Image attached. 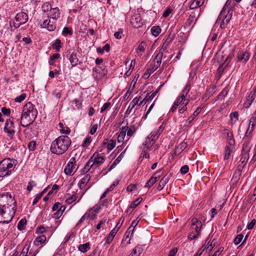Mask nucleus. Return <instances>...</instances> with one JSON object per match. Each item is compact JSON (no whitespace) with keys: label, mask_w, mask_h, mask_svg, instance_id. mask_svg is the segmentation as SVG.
Masks as SVG:
<instances>
[{"label":"nucleus","mask_w":256,"mask_h":256,"mask_svg":"<svg viewBox=\"0 0 256 256\" xmlns=\"http://www.w3.org/2000/svg\"><path fill=\"white\" fill-rule=\"evenodd\" d=\"M16 203L14 198L8 192L0 194V224H8L12 221L15 206L12 208V211L10 207Z\"/></svg>","instance_id":"1"},{"label":"nucleus","mask_w":256,"mask_h":256,"mask_svg":"<svg viewBox=\"0 0 256 256\" xmlns=\"http://www.w3.org/2000/svg\"><path fill=\"white\" fill-rule=\"evenodd\" d=\"M71 143V140L68 136H60L52 142L50 150L52 154H62L68 150Z\"/></svg>","instance_id":"2"},{"label":"nucleus","mask_w":256,"mask_h":256,"mask_svg":"<svg viewBox=\"0 0 256 256\" xmlns=\"http://www.w3.org/2000/svg\"><path fill=\"white\" fill-rule=\"evenodd\" d=\"M15 160L5 158L0 162V177L4 178L11 174L14 170Z\"/></svg>","instance_id":"3"},{"label":"nucleus","mask_w":256,"mask_h":256,"mask_svg":"<svg viewBox=\"0 0 256 256\" xmlns=\"http://www.w3.org/2000/svg\"><path fill=\"white\" fill-rule=\"evenodd\" d=\"M44 12L50 10V18L56 20L60 16V10L58 8H52L50 4L46 3L42 6Z\"/></svg>","instance_id":"4"},{"label":"nucleus","mask_w":256,"mask_h":256,"mask_svg":"<svg viewBox=\"0 0 256 256\" xmlns=\"http://www.w3.org/2000/svg\"><path fill=\"white\" fill-rule=\"evenodd\" d=\"M14 124L13 118L8 119L5 124L4 130L7 134V136L12 138L15 134Z\"/></svg>","instance_id":"5"},{"label":"nucleus","mask_w":256,"mask_h":256,"mask_svg":"<svg viewBox=\"0 0 256 256\" xmlns=\"http://www.w3.org/2000/svg\"><path fill=\"white\" fill-rule=\"evenodd\" d=\"M36 116H30L22 113L20 124L22 127H26L31 124L36 120Z\"/></svg>","instance_id":"6"},{"label":"nucleus","mask_w":256,"mask_h":256,"mask_svg":"<svg viewBox=\"0 0 256 256\" xmlns=\"http://www.w3.org/2000/svg\"><path fill=\"white\" fill-rule=\"evenodd\" d=\"M15 20L16 21V22L14 23L15 26L18 27L28 22V16L27 14L24 12H20L15 16Z\"/></svg>","instance_id":"7"},{"label":"nucleus","mask_w":256,"mask_h":256,"mask_svg":"<svg viewBox=\"0 0 256 256\" xmlns=\"http://www.w3.org/2000/svg\"><path fill=\"white\" fill-rule=\"evenodd\" d=\"M22 113L29 116L33 114V116H37L38 115V111L31 102H28L24 105Z\"/></svg>","instance_id":"8"},{"label":"nucleus","mask_w":256,"mask_h":256,"mask_svg":"<svg viewBox=\"0 0 256 256\" xmlns=\"http://www.w3.org/2000/svg\"><path fill=\"white\" fill-rule=\"evenodd\" d=\"M56 21L48 16V18L44 20L42 23L41 24V26L43 28H45L48 31H54L56 28Z\"/></svg>","instance_id":"9"},{"label":"nucleus","mask_w":256,"mask_h":256,"mask_svg":"<svg viewBox=\"0 0 256 256\" xmlns=\"http://www.w3.org/2000/svg\"><path fill=\"white\" fill-rule=\"evenodd\" d=\"M76 163L75 158H72L66 166L64 172L67 175H72L76 171V168L74 164Z\"/></svg>","instance_id":"10"},{"label":"nucleus","mask_w":256,"mask_h":256,"mask_svg":"<svg viewBox=\"0 0 256 256\" xmlns=\"http://www.w3.org/2000/svg\"><path fill=\"white\" fill-rule=\"evenodd\" d=\"M250 136L244 134L243 138L244 144L241 154H249L252 147L250 144Z\"/></svg>","instance_id":"11"},{"label":"nucleus","mask_w":256,"mask_h":256,"mask_svg":"<svg viewBox=\"0 0 256 256\" xmlns=\"http://www.w3.org/2000/svg\"><path fill=\"white\" fill-rule=\"evenodd\" d=\"M250 54L246 50H240L237 54V58L238 62L246 64L250 58Z\"/></svg>","instance_id":"12"},{"label":"nucleus","mask_w":256,"mask_h":256,"mask_svg":"<svg viewBox=\"0 0 256 256\" xmlns=\"http://www.w3.org/2000/svg\"><path fill=\"white\" fill-rule=\"evenodd\" d=\"M155 136L154 132H151V133L146 138V141L143 143V146H144V149L145 148L147 149L150 148L152 146L156 140L158 139V138H156Z\"/></svg>","instance_id":"13"},{"label":"nucleus","mask_w":256,"mask_h":256,"mask_svg":"<svg viewBox=\"0 0 256 256\" xmlns=\"http://www.w3.org/2000/svg\"><path fill=\"white\" fill-rule=\"evenodd\" d=\"M163 56V53L160 52L156 56L154 60V68H148L147 71H150V73H152L156 71L158 68L160 66L162 63V59Z\"/></svg>","instance_id":"14"},{"label":"nucleus","mask_w":256,"mask_h":256,"mask_svg":"<svg viewBox=\"0 0 256 256\" xmlns=\"http://www.w3.org/2000/svg\"><path fill=\"white\" fill-rule=\"evenodd\" d=\"M91 160V164L92 166L98 167L100 164L103 163L104 158L102 156H99L97 152H94L92 156L90 158Z\"/></svg>","instance_id":"15"},{"label":"nucleus","mask_w":256,"mask_h":256,"mask_svg":"<svg viewBox=\"0 0 256 256\" xmlns=\"http://www.w3.org/2000/svg\"><path fill=\"white\" fill-rule=\"evenodd\" d=\"M68 52L70 56H68V55L67 57L68 58L72 67H74L78 62L80 63V62H79L78 55V52H77L74 50L71 52L70 50H69L68 51Z\"/></svg>","instance_id":"16"},{"label":"nucleus","mask_w":256,"mask_h":256,"mask_svg":"<svg viewBox=\"0 0 256 256\" xmlns=\"http://www.w3.org/2000/svg\"><path fill=\"white\" fill-rule=\"evenodd\" d=\"M256 125V111L253 113L250 120L249 126L246 132V134L252 135Z\"/></svg>","instance_id":"17"},{"label":"nucleus","mask_w":256,"mask_h":256,"mask_svg":"<svg viewBox=\"0 0 256 256\" xmlns=\"http://www.w3.org/2000/svg\"><path fill=\"white\" fill-rule=\"evenodd\" d=\"M249 154H241L240 159L238 163L237 170L241 172L249 159Z\"/></svg>","instance_id":"18"},{"label":"nucleus","mask_w":256,"mask_h":256,"mask_svg":"<svg viewBox=\"0 0 256 256\" xmlns=\"http://www.w3.org/2000/svg\"><path fill=\"white\" fill-rule=\"evenodd\" d=\"M130 24L134 28H139L142 25V18L139 14H134L130 19Z\"/></svg>","instance_id":"19"},{"label":"nucleus","mask_w":256,"mask_h":256,"mask_svg":"<svg viewBox=\"0 0 256 256\" xmlns=\"http://www.w3.org/2000/svg\"><path fill=\"white\" fill-rule=\"evenodd\" d=\"M100 207L98 205H95L92 208H90L86 213L87 219L90 218L93 220L96 218V214L98 212Z\"/></svg>","instance_id":"20"},{"label":"nucleus","mask_w":256,"mask_h":256,"mask_svg":"<svg viewBox=\"0 0 256 256\" xmlns=\"http://www.w3.org/2000/svg\"><path fill=\"white\" fill-rule=\"evenodd\" d=\"M191 222H192V226H191L192 228V230H194L196 231V232L198 234H200L201 228L202 226L201 221L198 220L196 218H194L192 220Z\"/></svg>","instance_id":"21"},{"label":"nucleus","mask_w":256,"mask_h":256,"mask_svg":"<svg viewBox=\"0 0 256 256\" xmlns=\"http://www.w3.org/2000/svg\"><path fill=\"white\" fill-rule=\"evenodd\" d=\"M138 222H139L138 220H134V221H133L132 222L130 226L128 228V230L126 233V240L130 236V237L132 236L134 232L135 227L138 225ZM130 238H129L128 242V244H130Z\"/></svg>","instance_id":"22"},{"label":"nucleus","mask_w":256,"mask_h":256,"mask_svg":"<svg viewBox=\"0 0 256 256\" xmlns=\"http://www.w3.org/2000/svg\"><path fill=\"white\" fill-rule=\"evenodd\" d=\"M256 100V86L254 88L253 90L250 92V95L246 98V101L244 103V105L246 107L248 108L250 106L251 104L254 100Z\"/></svg>","instance_id":"23"},{"label":"nucleus","mask_w":256,"mask_h":256,"mask_svg":"<svg viewBox=\"0 0 256 256\" xmlns=\"http://www.w3.org/2000/svg\"><path fill=\"white\" fill-rule=\"evenodd\" d=\"M158 90H156L154 92H150L148 93L146 97L143 99L142 100L138 102V105L140 106V105H144L147 102L152 100L156 96L157 93L158 92Z\"/></svg>","instance_id":"24"},{"label":"nucleus","mask_w":256,"mask_h":256,"mask_svg":"<svg viewBox=\"0 0 256 256\" xmlns=\"http://www.w3.org/2000/svg\"><path fill=\"white\" fill-rule=\"evenodd\" d=\"M120 228V227L118 226V224L116 226L112 229L108 236L106 238V244H110L112 240H113L114 236H116V234L117 233L118 231V229Z\"/></svg>","instance_id":"25"},{"label":"nucleus","mask_w":256,"mask_h":256,"mask_svg":"<svg viewBox=\"0 0 256 256\" xmlns=\"http://www.w3.org/2000/svg\"><path fill=\"white\" fill-rule=\"evenodd\" d=\"M204 106H200L196 108V110L194 112V113L188 118L186 122V125H188L194 120L195 118L200 113L202 109Z\"/></svg>","instance_id":"26"},{"label":"nucleus","mask_w":256,"mask_h":256,"mask_svg":"<svg viewBox=\"0 0 256 256\" xmlns=\"http://www.w3.org/2000/svg\"><path fill=\"white\" fill-rule=\"evenodd\" d=\"M170 176V175L166 174L161 179L158 186V190H161L164 188L165 185L169 181Z\"/></svg>","instance_id":"27"},{"label":"nucleus","mask_w":256,"mask_h":256,"mask_svg":"<svg viewBox=\"0 0 256 256\" xmlns=\"http://www.w3.org/2000/svg\"><path fill=\"white\" fill-rule=\"evenodd\" d=\"M160 172V171H156L154 174L152 176L147 182L145 187H146L148 188H150L157 180V178L160 177V176L158 175V176H154L155 175H156L158 173Z\"/></svg>","instance_id":"28"},{"label":"nucleus","mask_w":256,"mask_h":256,"mask_svg":"<svg viewBox=\"0 0 256 256\" xmlns=\"http://www.w3.org/2000/svg\"><path fill=\"white\" fill-rule=\"evenodd\" d=\"M138 102L139 99L138 98L136 97L134 98V100L130 102L125 114H129L131 112L135 106L138 105Z\"/></svg>","instance_id":"29"},{"label":"nucleus","mask_w":256,"mask_h":256,"mask_svg":"<svg viewBox=\"0 0 256 256\" xmlns=\"http://www.w3.org/2000/svg\"><path fill=\"white\" fill-rule=\"evenodd\" d=\"M126 150L123 151L120 155L119 156L116 158V160H114L113 163L112 164L110 168H108V170L110 171L112 168H114L122 160L123 158L124 154H125Z\"/></svg>","instance_id":"30"},{"label":"nucleus","mask_w":256,"mask_h":256,"mask_svg":"<svg viewBox=\"0 0 256 256\" xmlns=\"http://www.w3.org/2000/svg\"><path fill=\"white\" fill-rule=\"evenodd\" d=\"M142 252V246H136L132 251L129 256H140Z\"/></svg>","instance_id":"31"},{"label":"nucleus","mask_w":256,"mask_h":256,"mask_svg":"<svg viewBox=\"0 0 256 256\" xmlns=\"http://www.w3.org/2000/svg\"><path fill=\"white\" fill-rule=\"evenodd\" d=\"M204 3V0H194L190 6V8L193 10L202 6Z\"/></svg>","instance_id":"32"},{"label":"nucleus","mask_w":256,"mask_h":256,"mask_svg":"<svg viewBox=\"0 0 256 256\" xmlns=\"http://www.w3.org/2000/svg\"><path fill=\"white\" fill-rule=\"evenodd\" d=\"M234 150V148L226 146L224 150V160H228L231 154Z\"/></svg>","instance_id":"33"},{"label":"nucleus","mask_w":256,"mask_h":256,"mask_svg":"<svg viewBox=\"0 0 256 256\" xmlns=\"http://www.w3.org/2000/svg\"><path fill=\"white\" fill-rule=\"evenodd\" d=\"M128 130H127V136L128 139L126 140V142L130 139V138L133 135L134 132L136 131V128L134 126H127Z\"/></svg>","instance_id":"34"},{"label":"nucleus","mask_w":256,"mask_h":256,"mask_svg":"<svg viewBox=\"0 0 256 256\" xmlns=\"http://www.w3.org/2000/svg\"><path fill=\"white\" fill-rule=\"evenodd\" d=\"M90 178V174H87L85 175L80 180L79 183L80 188H82V186H84L85 184H86L88 182Z\"/></svg>","instance_id":"35"},{"label":"nucleus","mask_w":256,"mask_h":256,"mask_svg":"<svg viewBox=\"0 0 256 256\" xmlns=\"http://www.w3.org/2000/svg\"><path fill=\"white\" fill-rule=\"evenodd\" d=\"M46 236L44 235H42L36 238L34 240V244L36 246H39L40 244H44L46 242Z\"/></svg>","instance_id":"36"},{"label":"nucleus","mask_w":256,"mask_h":256,"mask_svg":"<svg viewBox=\"0 0 256 256\" xmlns=\"http://www.w3.org/2000/svg\"><path fill=\"white\" fill-rule=\"evenodd\" d=\"M228 90H229L228 87H226L224 88L220 94L217 96L216 100L220 99L222 100L228 94Z\"/></svg>","instance_id":"37"},{"label":"nucleus","mask_w":256,"mask_h":256,"mask_svg":"<svg viewBox=\"0 0 256 256\" xmlns=\"http://www.w3.org/2000/svg\"><path fill=\"white\" fill-rule=\"evenodd\" d=\"M190 90V84H188L185 88L183 89L182 92H181L180 96H181V98L186 99V96H187L188 92Z\"/></svg>","instance_id":"38"},{"label":"nucleus","mask_w":256,"mask_h":256,"mask_svg":"<svg viewBox=\"0 0 256 256\" xmlns=\"http://www.w3.org/2000/svg\"><path fill=\"white\" fill-rule=\"evenodd\" d=\"M90 244L89 242L80 244L78 246V250L82 252H86L90 250Z\"/></svg>","instance_id":"39"},{"label":"nucleus","mask_w":256,"mask_h":256,"mask_svg":"<svg viewBox=\"0 0 256 256\" xmlns=\"http://www.w3.org/2000/svg\"><path fill=\"white\" fill-rule=\"evenodd\" d=\"M107 142H104V144H107V148L109 150H112L116 145V142L114 140H110L109 141L107 140Z\"/></svg>","instance_id":"40"},{"label":"nucleus","mask_w":256,"mask_h":256,"mask_svg":"<svg viewBox=\"0 0 256 256\" xmlns=\"http://www.w3.org/2000/svg\"><path fill=\"white\" fill-rule=\"evenodd\" d=\"M151 32L153 36H157L161 32V29L159 26H154L151 28Z\"/></svg>","instance_id":"41"},{"label":"nucleus","mask_w":256,"mask_h":256,"mask_svg":"<svg viewBox=\"0 0 256 256\" xmlns=\"http://www.w3.org/2000/svg\"><path fill=\"white\" fill-rule=\"evenodd\" d=\"M58 126L60 128V132L61 133L68 134L70 132V129L67 126L64 127L62 123L60 122Z\"/></svg>","instance_id":"42"},{"label":"nucleus","mask_w":256,"mask_h":256,"mask_svg":"<svg viewBox=\"0 0 256 256\" xmlns=\"http://www.w3.org/2000/svg\"><path fill=\"white\" fill-rule=\"evenodd\" d=\"M232 14V11L228 10L227 14L225 16L224 18L222 20V23L227 24L230 20Z\"/></svg>","instance_id":"43"},{"label":"nucleus","mask_w":256,"mask_h":256,"mask_svg":"<svg viewBox=\"0 0 256 256\" xmlns=\"http://www.w3.org/2000/svg\"><path fill=\"white\" fill-rule=\"evenodd\" d=\"M146 46V43L144 41L142 42L138 48L137 52L138 54V53H142V52H144V51L145 50Z\"/></svg>","instance_id":"44"},{"label":"nucleus","mask_w":256,"mask_h":256,"mask_svg":"<svg viewBox=\"0 0 256 256\" xmlns=\"http://www.w3.org/2000/svg\"><path fill=\"white\" fill-rule=\"evenodd\" d=\"M230 121L232 124L235 123L238 118V114L237 112H232L230 114Z\"/></svg>","instance_id":"45"},{"label":"nucleus","mask_w":256,"mask_h":256,"mask_svg":"<svg viewBox=\"0 0 256 256\" xmlns=\"http://www.w3.org/2000/svg\"><path fill=\"white\" fill-rule=\"evenodd\" d=\"M26 220L25 218L22 219L18 223L17 228H18L20 230H24V226L26 225Z\"/></svg>","instance_id":"46"},{"label":"nucleus","mask_w":256,"mask_h":256,"mask_svg":"<svg viewBox=\"0 0 256 256\" xmlns=\"http://www.w3.org/2000/svg\"><path fill=\"white\" fill-rule=\"evenodd\" d=\"M61 47V41L59 39L56 40L52 44L53 48L56 49V52H59Z\"/></svg>","instance_id":"47"},{"label":"nucleus","mask_w":256,"mask_h":256,"mask_svg":"<svg viewBox=\"0 0 256 256\" xmlns=\"http://www.w3.org/2000/svg\"><path fill=\"white\" fill-rule=\"evenodd\" d=\"M228 58H227L226 59V60L225 62L218 67V72L220 74L224 72L225 68L228 66V62H228Z\"/></svg>","instance_id":"48"},{"label":"nucleus","mask_w":256,"mask_h":256,"mask_svg":"<svg viewBox=\"0 0 256 256\" xmlns=\"http://www.w3.org/2000/svg\"><path fill=\"white\" fill-rule=\"evenodd\" d=\"M188 102L186 101L184 103L181 104L180 105V107L178 108V112L180 114L183 113L184 111H186L187 109L186 106L188 104Z\"/></svg>","instance_id":"49"},{"label":"nucleus","mask_w":256,"mask_h":256,"mask_svg":"<svg viewBox=\"0 0 256 256\" xmlns=\"http://www.w3.org/2000/svg\"><path fill=\"white\" fill-rule=\"evenodd\" d=\"M72 104L74 109H79L82 107L81 102L76 99L72 102Z\"/></svg>","instance_id":"50"},{"label":"nucleus","mask_w":256,"mask_h":256,"mask_svg":"<svg viewBox=\"0 0 256 256\" xmlns=\"http://www.w3.org/2000/svg\"><path fill=\"white\" fill-rule=\"evenodd\" d=\"M91 160H88L85 166H84L82 171L84 173H86L93 166L91 164Z\"/></svg>","instance_id":"51"},{"label":"nucleus","mask_w":256,"mask_h":256,"mask_svg":"<svg viewBox=\"0 0 256 256\" xmlns=\"http://www.w3.org/2000/svg\"><path fill=\"white\" fill-rule=\"evenodd\" d=\"M62 34L64 36H66L68 34L69 35H72V29L69 28L68 27H64L63 28L62 32Z\"/></svg>","instance_id":"52"},{"label":"nucleus","mask_w":256,"mask_h":256,"mask_svg":"<svg viewBox=\"0 0 256 256\" xmlns=\"http://www.w3.org/2000/svg\"><path fill=\"white\" fill-rule=\"evenodd\" d=\"M212 90H210V89L208 90L202 97V100L205 102L213 94Z\"/></svg>","instance_id":"53"},{"label":"nucleus","mask_w":256,"mask_h":256,"mask_svg":"<svg viewBox=\"0 0 256 256\" xmlns=\"http://www.w3.org/2000/svg\"><path fill=\"white\" fill-rule=\"evenodd\" d=\"M77 198V196L75 194H73L72 196H70L68 198H66V204H72L73 202L76 200Z\"/></svg>","instance_id":"54"},{"label":"nucleus","mask_w":256,"mask_h":256,"mask_svg":"<svg viewBox=\"0 0 256 256\" xmlns=\"http://www.w3.org/2000/svg\"><path fill=\"white\" fill-rule=\"evenodd\" d=\"M164 130V127L162 125H161L156 130L152 131L155 134V137L158 138L162 132Z\"/></svg>","instance_id":"55"},{"label":"nucleus","mask_w":256,"mask_h":256,"mask_svg":"<svg viewBox=\"0 0 256 256\" xmlns=\"http://www.w3.org/2000/svg\"><path fill=\"white\" fill-rule=\"evenodd\" d=\"M142 198H138L136 200L134 201L130 204V207L132 208H136L142 202Z\"/></svg>","instance_id":"56"},{"label":"nucleus","mask_w":256,"mask_h":256,"mask_svg":"<svg viewBox=\"0 0 256 256\" xmlns=\"http://www.w3.org/2000/svg\"><path fill=\"white\" fill-rule=\"evenodd\" d=\"M26 94L23 93L21 94L20 96L16 97L14 99V100L16 102L20 103L26 98Z\"/></svg>","instance_id":"57"},{"label":"nucleus","mask_w":256,"mask_h":256,"mask_svg":"<svg viewBox=\"0 0 256 256\" xmlns=\"http://www.w3.org/2000/svg\"><path fill=\"white\" fill-rule=\"evenodd\" d=\"M243 235L242 234H238L234 239V242L236 245L238 244L243 238Z\"/></svg>","instance_id":"58"},{"label":"nucleus","mask_w":256,"mask_h":256,"mask_svg":"<svg viewBox=\"0 0 256 256\" xmlns=\"http://www.w3.org/2000/svg\"><path fill=\"white\" fill-rule=\"evenodd\" d=\"M111 106V103L110 102H106L100 109V112L101 113L104 112V111L108 110Z\"/></svg>","instance_id":"59"},{"label":"nucleus","mask_w":256,"mask_h":256,"mask_svg":"<svg viewBox=\"0 0 256 256\" xmlns=\"http://www.w3.org/2000/svg\"><path fill=\"white\" fill-rule=\"evenodd\" d=\"M186 102L188 101V103L189 102H190V100L189 99H184V98H181V96H179L177 98L176 100V101L174 102L175 103L177 104L178 106L179 105H180L182 103H184V102Z\"/></svg>","instance_id":"60"},{"label":"nucleus","mask_w":256,"mask_h":256,"mask_svg":"<svg viewBox=\"0 0 256 256\" xmlns=\"http://www.w3.org/2000/svg\"><path fill=\"white\" fill-rule=\"evenodd\" d=\"M62 90H54L52 92V95L54 96L56 99L59 100L62 96Z\"/></svg>","instance_id":"61"},{"label":"nucleus","mask_w":256,"mask_h":256,"mask_svg":"<svg viewBox=\"0 0 256 256\" xmlns=\"http://www.w3.org/2000/svg\"><path fill=\"white\" fill-rule=\"evenodd\" d=\"M36 186V184L34 181L30 180L27 186V190L29 192H30L31 190H32L33 187Z\"/></svg>","instance_id":"62"},{"label":"nucleus","mask_w":256,"mask_h":256,"mask_svg":"<svg viewBox=\"0 0 256 256\" xmlns=\"http://www.w3.org/2000/svg\"><path fill=\"white\" fill-rule=\"evenodd\" d=\"M200 234H198L194 232H192L188 236V238L190 240H193L196 238Z\"/></svg>","instance_id":"63"},{"label":"nucleus","mask_w":256,"mask_h":256,"mask_svg":"<svg viewBox=\"0 0 256 256\" xmlns=\"http://www.w3.org/2000/svg\"><path fill=\"white\" fill-rule=\"evenodd\" d=\"M123 30L121 28H120L114 34V36L115 38L118 40H120L122 38V34Z\"/></svg>","instance_id":"64"}]
</instances>
